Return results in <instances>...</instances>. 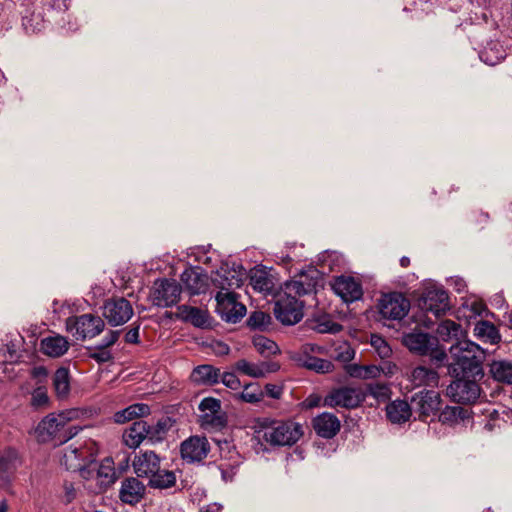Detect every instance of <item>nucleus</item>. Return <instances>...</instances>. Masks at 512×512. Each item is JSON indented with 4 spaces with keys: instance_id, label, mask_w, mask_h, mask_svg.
<instances>
[{
    "instance_id": "1",
    "label": "nucleus",
    "mask_w": 512,
    "mask_h": 512,
    "mask_svg": "<svg viewBox=\"0 0 512 512\" xmlns=\"http://www.w3.org/2000/svg\"><path fill=\"white\" fill-rule=\"evenodd\" d=\"M452 361L448 363L451 377L482 379L483 362L486 358L484 349L472 341L458 342L450 347Z\"/></svg>"
},
{
    "instance_id": "2",
    "label": "nucleus",
    "mask_w": 512,
    "mask_h": 512,
    "mask_svg": "<svg viewBox=\"0 0 512 512\" xmlns=\"http://www.w3.org/2000/svg\"><path fill=\"white\" fill-rule=\"evenodd\" d=\"M258 434L272 446H293L303 436L300 423L293 420H277L269 417L259 418Z\"/></svg>"
},
{
    "instance_id": "3",
    "label": "nucleus",
    "mask_w": 512,
    "mask_h": 512,
    "mask_svg": "<svg viewBox=\"0 0 512 512\" xmlns=\"http://www.w3.org/2000/svg\"><path fill=\"white\" fill-rule=\"evenodd\" d=\"M66 329L71 332L77 340L94 338L99 335L105 327L104 321L96 315L87 313L79 316H70L66 319Z\"/></svg>"
},
{
    "instance_id": "4",
    "label": "nucleus",
    "mask_w": 512,
    "mask_h": 512,
    "mask_svg": "<svg viewBox=\"0 0 512 512\" xmlns=\"http://www.w3.org/2000/svg\"><path fill=\"white\" fill-rule=\"evenodd\" d=\"M304 303L299 301L292 293L285 291L279 296L274 304L273 313L275 318L285 326H292L299 323L304 316Z\"/></svg>"
},
{
    "instance_id": "5",
    "label": "nucleus",
    "mask_w": 512,
    "mask_h": 512,
    "mask_svg": "<svg viewBox=\"0 0 512 512\" xmlns=\"http://www.w3.org/2000/svg\"><path fill=\"white\" fill-rule=\"evenodd\" d=\"M365 401L363 388L339 387L332 389L323 399V406L355 409Z\"/></svg>"
},
{
    "instance_id": "6",
    "label": "nucleus",
    "mask_w": 512,
    "mask_h": 512,
    "mask_svg": "<svg viewBox=\"0 0 512 512\" xmlns=\"http://www.w3.org/2000/svg\"><path fill=\"white\" fill-rule=\"evenodd\" d=\"M69 418L65 416L64 412L59 414L51 413L45 416L35 428V435L40 443L53 442L54 446H59L57 441L60 440L62 430L68 424Z\"/></svg>"
},
{
    "instance_id": "7",
    "label": "nucleus",
    "mask_w": 512,
    "mask_h": 512,
    "mask_svg": "<svg viewBox=\"0 0 512 512\" xmlns=\"http://www.w3.org/2000/svg\"><path fill=\"white\" fill-rule=\"evenodd\" d=\"M182 286L175 279H156L152 291L153 305L167 308L176 305L181 296Z\"/></svg>"
},
{
    "instance_id": "8",
    "label": "nucleus",
    "mask_w": 512,
    "mask_h": 512,
    "mask_svg": "<svg viewBox=\"0 0 512 512\" xmlns=\"http://www.w3.org/2000/svg\"><path fill=\"white\" fill-rule=\"evenodd\" d=\"M454 380L447 388V392L452 400L461 404H472L480 396L481 388L479 381L481 379L453 377Z\"/></svg>"
},
{
    "instance_id": "9",
    "label": "nucleus",
    "mask_w": 512,
    "mask_h": 512,
    "mask_svg": "<svg viewBox=\"0 0 512 512\" xmlns=\"http://www.w3.org/2000/svg\"><path fill=\"white\" fill-rule=\"evenodd\" d=\"M216 313L227 323H237L246 314V306L237 301V294L234 292L216 294Z\"/></svg>"
},
{
    "instance_id": "10",
    "label": "nucleus",
    "mask_w": 512,
    "mask_h": 512,
    "mask_svg": "<svg viewBox=\"0 0 512 512\" xmlns=\"http://www.w3.org/2000/svg\"><path fill=\"white\" fill-rule=\"evenodd\" d=\"M378 308L383 318L401 320L409 312L410 301L401 292H392L381 297Z\"/></svg>"
},
{
    "instance_id": "11",
    "label": "nucleus",
    "mask_w": 512,
    "mask_h": 512,
    "mask_svg": "<svg viewBox=\"0 0 512 512\" xmlns=\"http://www.w3.org/2000/svg\"><path fill=\"white\" fill-rule=\"evenodd\" d=\"M441 402L439 392L433 389L424 388L411 397V407L422 421L436 415L440 411Z\"/></svg>"
},
{
    "instance_id": "12",
    "label": "nucleus",
    "mask_w": 512,
    "mask_h": 512,
    "mask_svg": "<svg viewBox=\"0 0 512 512\" xmlns=\"http://www.w3.org/2000/svg\"><path fill=\"white\" fill-rule=\"evenodd\" d=\"M323 276L315 267H309L308 270L299 274V279L285 282V290L294 293L297 296H304L316 293L317 288L322 286Z\"/></svg>"
},
{
    "instance_id": "13",
    "label": "nucleus",
    "mask_w": 512,
    "mask_h": 512,
    "mask_svg": "<svg viewBox=\"0 0 512 512\" xmlns=\"http://www.w3.org/2000/svg\"><path fill=\"white\" fill-rule=\"evenodd\" d=\"M418 307L440 317L449 310V296L443 288H428L418 298Z\"/></svg>"
},
{
    "instance_id": "14",
    "label": "nucleus",
    "mask_w": 512,
    "mask_h": 512,
    "mask_svg": "<svg viewBox=\"0 0 512 512\" xmlns=\"http://www.w3.org/2000/svg\"><path fill=\"white\" fill-rule=\"evenodd\" d=\"M132 315V305L124 297H112L104 303L103 316L111 326H119L127 323Z\"/></svg>"
},
{
    "instance_id": "15",
    "label": "nucleus",
    "mask_w": 512,
    "mask_h": 512,
    "mask_svg": "<svg viewBox=\"0 0 512 512\" xmlns=\"http://www.w3.org/2000/svg\"><path fill=\"white\" fill-rule=\"evenodd\" d=\"M209 452L210 444L205 436H190L180 445L181 458L188 464L203 461Z\"/></svg>"
},
{
    "instance_id": "16",
    "label": "nucleus",
    "mask_w": 512,
    "mask_h": 512,
    "mask_svg": "<svg viewBox=\"0 0 512 512\" xmlns=\"http://www.w3.org/2000/svg\"><path fill=\"white\" fill-rule=\"evenodd\" d=\"M243 267L241 265H233L229 267L228 264H223L220 269L216 271V277L212 278V283L215 287L219 288L221 292H233V289L240 288L243 285Z\"/></svg>"
},
{
    "instance_id": "17",
    "label": "nucleus",
    "mask_w": 512,
    "mask_h": 512,
    "mask_svg": "<svg viewBox=\"0 0 512 512\" xmlns=\"http://www.w3.org/2000/svg\"><path fill=\"white\" fill-rule=\"evenodd\" d=\"M331 288L344 302L352 303L363 296L362 284L352 276L340 275L333 279Z\"/></svg>"
},
{
    "instance_id": "18",
    "label": "nucleus",
    "mask_w": 512,
    "mask_h": 512,
    "mask_svg": "<svg viewBox=\"0 0 512 512\" xmlns=\"http://www.w3.org/2000/svg\"><path fill=\"white\" fill-rule=\"evenodd\" d=\"M198 409L204 412L202 420L213 428L222 429L227 425V415L221 412V401L214 397H205L201 400Z\"/></svg>"
},
{
    "instance_id": "19",
    "label": "nucleus",
    "mask_w": 512,
    "mask_h": 512,
    "mask_svg": "<svg viewBox=\"0 0 512 512\" xmlns=\"http://www.w3.org/2000/svg\"><path fill=\"white\" fill-rule=\"evenodd\" d=\"M176 317L201 329L212 328L214 321L207 310L186 304L178 306Z\"/></svg>"
},
{
    "instance_id": "20",
    "label": "nucleus",
    "mask_w": 512,
    "mask_h": 512,
    "mask_svg": "<svg viewBox=\"0 0 512 512\" xmlns=\"http://www.w3.org/2000/svg\"><path fill=\"white\" fill-rule=\"evenodd\" d=\"M181 282L190 295L205 293L208 288V277L199 267H188L180 275Z\"/></svg>"
},
{
    "instance_id": "21",
    "label": "nucleus",
    "mask_w": 512,
    "mask_h": 512,
    "mask_svg": "<svg viewBox=\"0 0 512 512\" xmlns=\"http://www.w3.org/2000/svg\"><path fill=\"white\" fill-rule=\"evenodd\" d=\"M312 427L319 437L332 439L340 431L341 422L333 413L322 412L313 418Z\"/></svg>"
},
{
    "instance_id": "22",
    "label": "nucleus",
    "mask_w": 512,
    "mask_h": 512,
    "mask_svg": "<svg viewBox=\"0 0 512 512\" xmlns=\"http://www.w3.org/2000/svg\"><path fill=\"white\" fill-rule=\"evenodd\" d=\"M402 342L411 352L425 356L437 344L438 339L426 332H411L403 336Z\"/></svg>"
},
{
    "instance_id": "23",
    "label": "nucleus",
    "mask_w": 512,
    "mask_h": 512,
    "mask_svg": "<svg viewBox=\"0 0 512 512\" xmlns=\"http://www.w3.org/2000/svg\"><path fill=\"white\" fill-rule=\"evenodd\" d=\"M145 485L135 477L125 478L119 490L120 500L129 505H136L145 496Z\"/></svg>"
},
{
    "instance_id": "24",
    "label": "nucleus",
    "mask_w": 512,
    "mask_h": 512,
    "mask_svg": "<svg viewBox=\"0 0 512 512\" xmlns=\"http://www.w3.org/2000/svg\"><path fill=\"white\" fill-rule=\"evenodd\" d=\"M133 468L138 477H150L160 468V457L154 451H140L133 460Z\"/></svg>"
},
{
    "instance_id": "25",
    "label": "nucleus",
    "mask_w": 512,
    "mask_h": 512,
    "mask_svg": "<svg viewBox=\"0 0 512 512\" xmlns=\"http://www.w3.org/2000/svg\"><path fill=\"white\" fill-rule=\"evenodd\" d=\"M221 372L219 368H216L210 364H202L196 366L191 373V380L202 386H213L220 383Z\"/></svg>"
},
{
    "instance_id": "26",
    "label": "nucleus",
    "mask_w": 512,
    "mask_h": 512,
    "mask_svg": "<svg viewBox=\"0 0 512 512\" xmlns=\"http://www.w3.org/2000/svg\"><path fill=\"white\" fill-rule=\"evenodd\" d=\"M148 423L144 420L134 421L130 427L125 429L122 439L126 446L136 449L147 439Z\"/></svg>"
},
{
    "instance_id": "27",
    "label": "nucleus",
    "mask_w": 512,
    "mask_h": 512,
    "mask_svg": "<svg viewBox=\"0 0 512 512\" xmlns=\"http://www.w3.org/2000/svg\"><path fill=\"white\" fill-rule=\"evenodd\" d=\"M409 380L414 388H435L439 384V374L434 369L425 366H417L412 370Z\"/></svg>"
},
{
    "instance_id": "28",
    "label": "nucleus",
    "mask_w": 512,
    "mask_h": 512,
    "mask_svg": "<svg viewBox=\"0 0 512 512\" xmlns=\"http://www.w3.org/2000/svg\"><path fill=\"white\" fill-rule=\"evenodd\" d=\"M69 349V342L62 335L48 336L40 341V351L52 358L63 356Z\"/></svg>"
},
{
    "instance_id": "29",
    "label": "nucleus",
    "mask_w": 512,
    "mask_h": 512,
    "mask_svg": "<svg viewBox=\"0 0 512 512\" xmlns=\"http://www.w3.org/2000/svg\"><path fill=\"white\" fill-rule=\"evenodd\" d=\"M412 415L411 405L401 399L394 400L386 406V416L394 424H402L410 419Z\"/></svg>"
},
{
    "instance_id": "30",
    "label": "nucleus",
    "mask_w": 512,
    "mask_h": 512,
    "mask_svg": "<svg viewBox=\"0 0 512 512\" xmlns=\"http://www.w3.org/2000/svg\"><path fill=\"white\" fill-rule=\"evenodd\" d=\"M471 419V411L461 406H446L438 414V420L449 426L457 425L460 422H469Z\"/></svg>"
},
{
    "instance_id": "31",
    "label": "nucleus",
    "mask_w": 512,
    "mask_h": 512,
    "mask_svg": "<svg viewBox=\"0 0 512 512\" xmlns=\"http://www.w3.org/2000/svg\"><path fill=\"white\" fill-rule=\"evenodd\" d=\"M150 413L151 409L148 404L134 403L120 411L115 412L113 415V420L117 424H124L136 418L148 416Z\"/></svg>"
},
{
    "instance_id": "32",
    "label": "nucleus",
    "mask_w": 512,
    "mask_h": 512,
    "mask_svg": "<svg viewBox=\"0 0 512 512\" xmlns=\"http://www.w3.org/2000/svg\"><path fill=\"white\" fill-rule=\"evenodd\" d=\"M174 424L175 419L169 416L162 417L155 425L148 424L147 440L152 444L164 441Z\"/></svg>"
},
{
    "instance_id": "33",
    "label": "nucleus",
    "mask_w": 512,
    "mask_h": 512,
    "mask_svg": "<svg viewBox=\"0 0 512 512\" xmlns=\"http://www.w3.org/2000/svg\"><path fill=\"white\" fill-rule=\"evenodd\" d=\"M489 373L497 382L512 385V362L494 360L489 364Z\"/></svg>"
},
{
    "instance_id": "34",
    "label": "nucleus",
    "mask_w": 512,
    "mask_h": 512,
    "mask_svg": "<svg viewBox=\"0 0 512 512\" xmlns=\"http://www.w3.org/2000/svg\"><path fill=\"white\" fill-rule=\"evenodd\" d=\"M53 387L58 399H65L70 393V371L67 367H59L53 375Z\"/></svg>"
},
{
    "instance_id": "35",
    "label": "nucleus",
    "mask_w": 512,
    "mask_h": 512,
    "mask_svg": "<svg viewBox=\"0 0 512 512\" xmlns=\"http://www.w3.org/2000/svg\"><path fill=\"white\" fill-rule=\"evenodd\" d=\"M436 333L440 340L449 342L455 339L457 344L458 342H461L460 337L463 335V330L459 323L446 319L438 325Z\"/></svg>"
},
{
    "instance_id": "36",
    "label": "nucleus",
    "mask_w": 512,
    "mask_h": 512,
    "mask_svg": "<svg viewBox=\"0 0 512 512\" xmlns=\"http://www.w3.org/2000/svg\"><path fill=\"white\" fill-rule=\"evenodd\" d=\"M118 475L110 458L104 459L97 470V480L101 489L106 490L117 480Z\"/></svg>"
},
{
    "instance_id": "37",
    "label": "nucleus",
    "mask_w": 512,
    "mask_h": 512,
    "mask_svg": "<svg viewBox=\"0 0 512 512\" xmlns=\"http://www.w3.org/2000/svg\"><path fill=\"white\" fill-rule=\"evenodd\" d=\"M474 335L491 344H498L501 341L498 328L493 323L486 320H480L475 324Z\"/></svg>"
},
{
    "instance_id": "38",
    "label": "nucleus",
    "mask_w": 512,
    "mask_h": 512,
    "mask_svg": "<svg viewBox=\"0 0 512 512\" xmlns=\"http://www.w3.org/2000/svg\"><path fill=\"white\" fill-rule=\"evenodd\" d=\"M272 325L271 315L261 310L253 311L246 320V326L251 330L269 331Z\"/></svg>"
},
{
    "instance_id": "39",
    "label": "nucleus",
    "mask_w": 512,
    "mask_h": 512,
    "mask_svg": "<svg viewBox=\"0 0 512 512\" xmlns=\"http://www.w3.org/2000/svg\"><path fill=\"white\" fill-rule=\"evenodd\" d=\"M176 484V475L173 471L158 469L149 477L148 485L151 488L167 489Z\"/></svg>"
},
{
    "instance_id": "40",
    "label": "nucleus",
    "mask_w": 512,
    "mask_h": 512,
    "mask_svg": "<svg viewBox=\"0 0 512 512\" xmlns=\"http://www.w3.org/2000/svg\"><path fill=\"white\" fill-rule=\"evenodd\" d=\"M242 387L243 391L238 394H235L234 396L235 399H238L242 402L255 404L260 402L265 396L264 391L256 382L244 384Z\"/></svg>"
},
{
    "instance_id": "41",
    "label": "nucleus",
    "mask_w": 512,
    "mask_h": 512,
    "mask_svg": "<svg viewBox=\"0 0 512 512\" xmlns=\"http://www.w3.org/2000/svg\"><path fill=\"white\" fill-rule=\"evenodd\" d=\"M314 323L315 324L311 326L312 329L321 334H337L343 329V326L340 323L333 321L332 317L328 314L317 317L314 320Z\"/></svg>"
},
{
    "instance_id": "42",
    "label": "nucleus",
    "mask_w": 512,
    "mask_h": 512,
    "mask_svg": "<svg viewBox=\"0 0 512 512\" xmlns=\"http://www.w3.org/2000/svg\"><path fill=\"white\" fill-rule=\"evenodd\" d=\"M252 342L256 350L263 357H269L272 355L279 354L281 352L275 341L263 335L254 336Z\"/></svg>"
},
{
    "instance_id": "43",
    "label": "nucleus",
    "mask_w": 512,
    "mask_h": 512,
    "mask_svg": "<svg viewBox=\"0 0 512 512\" xmlns=\"http://www.w3.org/2000/svg\"><path fill=\"white\" fill-rule=\"evenodd\" d=\"M302 366L308 370L323 374L332 372L334 369V364L330 360L322 359L312 355L305 356Z\"/></svg>"
},
{
    "instance_id": "44",
    "label": "nucleus",
    "mask_w": 512,
    "mask_h": 512,
    "mask_svg": "<svg viewBox=\"0 0 512 512\" xmlns=\"http://www.w3.org/2000/svg\"><path fill=\"white\" fill-rule=\"evenodd\" d=\"M505 56V52L498 43L488 44L480 53V59L490 66L498 64Z\"/></svg>"
},
{
    "instance_id": "45",
    "label": "nucleus",
    "mask_w": 512,
    "mask_h": 512,
    "mask_svg": "<svg viewBox=\"0 0 512 512\" xmlns=\"http://www.w3.org/2000/svg\"><path fill=\"white\" fill-rule=\"evenodd\" d=\"M365 398L374 397L378 402H385L390 398L391 390L386 384L370 383L363 389Z\"/></svg>"
},
{
    "instance_id": "46",
    "label": "nucleus",
    "mask_w": 512,
    "mask_h": 512,
    "mask_svg": "<svg viewBox=\"0 0 512 512\" xmlns=\"http://www.w3.org/2000/svg\"><path fill=\"white\" fill-rule=\"evenodd\" d=\"M250 280L254 289L259 291H269L273 286L269 274L262 269L256 270L251 275Z\"/></svg>"
},
{
    "instance_id": "47",
    "label": "nucleus",
    "mask_w": 512,
    "mask_h": 512,
    "mask_svg": "<svg viewBox=\"0 0 512 512\" xmlns=\"http://www.w3.org/2000/svg\"><path fill=\"white\" fill-rule=\"evenodd\" d=\"M235 368L239 372L250 377L261 378L265 376V371L262 367H260V365L252 364L245 359L237 361L235 364Z\"/></svg>"
},
{
    "instance_id": "48",
    "label": "nucleus",
    "mask_w": 512,
    "mask_h": 512,
    "mask_svg": "<svg viewBox=\"0 0 512 512\" xmlns=\"http://www.w3.org/2000/svg\"><path fill=\"white\" fill-rule=\"evenodd\" d=\"M368 370H377V368L373 365L371 366H361L358 364H349L346 366V372L354 378H369Z\"/></svg>"
},
{
    "instance_id": "49",
    "label": "nucleus",
    "mask_w": 512,
    "mask_h": 512,
    "mask_svg": "<svg viewBox=\"0 0 512 512\" xmlns=\"http://www.w3.org/2000/svg\"><path fill=\"white\" fill-rule=\"evenodd\" d=\"M88 357L95 360L98 364L109 362L113 359L112 353L108 350H94L93 347H86Z\"/></svg>"
},
{
    "instance_id": "50",
    "label": "nucleus",
    "mask_w": 512,
    "mask_h": 512,
    "mask_svg": "<svg viewBox=\"0 0 512 512\" xmlns=\"http://www.w3.org/2000/svg\"><path fill=\"white\" fill-rule=\"evenodd\" d=\"M49 403V397L45 388L38 387L34 390L31 397V405L34 408L46 406Z\"/></svg>"
},
{
    "instance_id": "51",
    "label": "nucleus",
    "mask_w": 512,
    "mask_h": 512,
    "mask_svg": "<svg viewBox=\"0 0 512 512\" xmlns=\"http://www.w3.org/2000/svg\"><path fill=\"white\" fill-rule=\"evenodd\" d=\"M220 382L231 390H238L243 386L234 372L221 373Z\"/></svg>"
},
{
    "instance_id": "52",
    "label": "nucleus",
    "mask_w": 512,
    "mask_h": 512,
    "mask_svg": "<svg viewBox=\"0 0 512 512\" xmlns=\"http://www.w3.org/2000/svg\"><path fill=\"white\" fill-rule=\"evenodd\" d=\"M371 345L376 348L381 357H387L391 353V348L388 343L379 335L371 336Z\"/></svg>"
},
{
    "instance_id": "53",
    "label": "nucleus",
    "mask_w": 512,
    "mask_h": 512,
    "mask_svg": "<svg viewBox=\"0 0 512 512\" xmlns=\"http://www.w3.org/2000/svg\"><path fill=\"white\" fill-rule=\"evenodd\" d=\"M120 335L119 330H110L109 333L98 343L96 344L93 349L94 350H107V348L114 345Z\"/></svg>"
},
{
    "instance_id": "54",
    "label": "nucleus",
    "mask_w": 512,
    "mask_h": 512,
    "mask_svg": "<svg viewBox=\"0 0 512 512\" xmlns=\"http://www.w3.org/2000/svg\"><path fill=\"white\" fill-rule=\"evenodd\" d=\"M82 430V427L80 426H67V424L64 426L62 430V435L60 436V440L57 441V444H64L71 440L73 437H75L80 431Z\"/></svg>"
},
{
    "instance_id": "55",
    "label": "nucleus",
    "mask_w": 512,
    "mask_h": 512,
    "mask_svg": "<svg viewBox=\"0 0 512 512\" xmlns=\"http://www.w3.org/2000/svg\"><path fill=\"white\" fill-rule=\"evenodd\" d=\"M63 489H64V495L62 498V502L65 505H68L75 500L77 492H76V489L74 488L73 483L68 482V481L64 482Z\"/></svg>"
},
{
    "instance_id": "56",
    "label": "nucleus",
    "mask_w": 512,
    "mask_h": 512,
    "mask_svg": "<svg viewBox=\"0 0 512 512\" xmlns=\"http://www.w3.org/2000/svg\"><path fill=\"white\" fill-rule=\"evenodd\" d=\"M217 469L220 471L222 480L226 483L231 482L236 474L235 467L228 463L218 465Z\"/></svg>"
},
{
    "instance_id": "57",
    "label": "nucleus",
    "mask_w": 512,
    "mask_h": 512,
    "mask_svg": "<svg viewBox=\"0 0 512 512\" xmlns=\"http://www.w3.org/2000/svg\"><path fill=\"white\" fill-rule=\"evenodd\" d=\"M428 355H430L431 360L437 366H441L443 364L444 360L447 358V354H446L445 350L435 348L434 346H432V350H430Z\"/></svg>"
},
{
    "instance_id": "58",
    "label": "nucleus",
    "mask_w": 512,
    "mask_h": 512,
    "mask_svg": "<svg viewBox=\"0 0 512 512\" xmlns=\"http://www.w3.org/2000/svg\"><path fill=\"white\" fill-rule=\"evenodd\" d=\"M264 393L273 399H280L283 394V387L276 384L268 383L265 385Z\"/></svg>"
},
{
    "instance_id": "59",
    "label": "nucleus",
    "mask_w": 512,
    "mask_h": 512,
    "mask_svg": "<svg viewBox=\"0 0 512 512\" xmlns=\"http://www.w3.org/2000/svg\"><path fill=\"white\" fill-rule=\"evenodd\" d=\"M82 455V452L78 448H72L71 446L65 449L62 463L68 466V462L72 459H79Z\"/></svg>"
},
{
    "instance_id": "60",
    "label": "nucleus",
    "mask_w": 512,
    "mask_h": 512,
    "mask_svg": "<svg viewBox=\"0 0 512 512\" xmlns=\"http://www.w3.org/2000/svg\"><path fill=\"white\" fill-rule=\"evenodd\" d=\"M31 376L38 383H42L48 376V370L45 366H36L31 370Z\"/></svg>"
},
{
    "instance_id": "61",
    "label": "nucleus",
    "mask_w": 512,
    "mask_h": 512,
    "mask_svg": "<svg viewBox=\"0 0 512 512\" xmlns=\"http://www.w3.org/2000/svg\"><path fill=\"white\" fill-rule=\"evenodd\" d=\"M139 329L140 325L134 326L129 329L125 334V342L129 344H138L139 341Z\"/></svg>"
},
{
    "instance_id": "62",
    "label": "nucleus",
    "mask_w": 512,
    "mask_h": 512,
    "mask_svg": "<svg viewBox=\"0 0 512 512\" xmlns=\"http://www.w3.org/2000/svg\"><path fill=\"white\" fill-rule=\"evenodd\" d=\"M320 403L321 397L317 394H311L301 403V405L304 409H312L320 406Z\"/></svg>"
},
{
    "instance_id": "63",
    "label": "nucleus",
    "mask_w": 512,
    "mask_h": 512,
    "mask_svg": "<svg viewBox=\"0 0 512 512\" xmlns=\"http://www.w3.org/2000/svg\"><path fill=\"white\" fill-rule=\"evenodd\" d=\"M355 356V351L351 347H346L345 350L339 352L336 356V360L341 361L343 363H348L353 360Z\"/></svg>"
},
{
    "instance_id": "64",
    "label": "nucleus",
    "mask_w": 512,
    "mask_h": 512,
    "mask_svg": "<svg viewBox=\"0 0 512 512\" xmlns=\"http://www.w3.org/2000/svg\"><path fill=\"white\" fill-rule=\"evenodd\" d=\"M490 216L487 212L478 211L473 214L472 221L475 224L481 225V229L484 228V225L489 222Z\"/></svg>"
}]
</instances>
